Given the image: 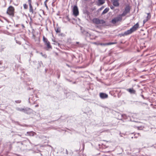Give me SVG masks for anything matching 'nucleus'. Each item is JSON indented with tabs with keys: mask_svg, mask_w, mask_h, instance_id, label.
<instances>
[{
	"mask_svg": "<svg viewBox=\"0 0 156 156\" xmlns=\"http://www.w3.org/2000/svg\"><path fill=\"white\" fill-rule=\"evenodd\" d=\"M141 96L143 98H144V96L143 95H142Z\"/></svg>",
	"mask_w": 156,
	"mask_h": 156,
	"instance_id": "c756f323",
	"label": "nucleus"
},
{
	"mask_svg": "<svg viewBox=\"0 0 156 156\" xmlns=\"http://www.w3.org/2000/svg\"><path fill=\"white\" fill-rule=\"evenodd\" d=\"M82 33L83 34L86 35V37H90L91 34L89 33L88 32L84 30L82 32Z\"/></svg>",
	"mask_w": 156,
	"mask_h": 156,
	"instance_id": "f8f14e48",
	"label": "nucleus"
},
{
	"mask_svg": "<svg viewBox=\"0 0 156 156\" xmlns=\"http://www.w3.org/2000/svg\"><path fill=\"white\" fill-rule=\"evenodd\" d=\"M73 14L75 16H77L79 15V11L77 7L75 5L73 9Z\"/></svg>",
	"mask_w": 156,
	"mask_h": 156,
	"instance_id": "423d86ee",
	"label": "nucleus"
},
{
	"mask_svg": "<svg viewBox=\"0 0 156 156\" xmlns=\"http://www.w3.org/2000/svg\"><path fill=\"white\" fill-rule=\"evenodd\" d=\"M76 43L78 44H79V42H76Z\"/></svg>",
	"mask_w": 156,
	"mask_h": 156,
	"instance_id": "f704fd0d",
	"label": "nucleus"
},
{
	"mask_svg": "<svg viewBox=\"0 0 156 156\" xmlns=\"http://www.w3.org/2000/svg\"><path fill=\"white\" fill-rule=\"evenodd\" d=\"M45 44L47 46L48 48H51V46L50 45V43L49 41L45 43Z\"/></svg>",
	"mask_w": 156,
	"mask_h": 156,
	"instance_id": "f3484780",
	"label": "nucleus"
},
{
	"mask_svg": "<svg viewBox=\"0 0 156 156\" xmlns=\"http://www.w3.org/2000/svg\"><path fill=\"white\" fill-rule=\"evenodd\" d=\"M23 5L24 9H26L27 8L28 6L26 4H24Z\"/></svg>",
	"mask_w": 156,
	"mask_h": 156,
	"instance_id": "5701e85b",
	"label": "nucleus"
},
{
	"mask_svg": "<svg viewBox=\"0 0 156 156\" xmlns=\"http://www.w3.org/2000/svg\"><path fill=\"white\" fill-rule=\"evenodd\" d=\"M111 9H114V7L113 6H112L110 7Z\"/></svg>",
	"mask_w": 156,
	"mask_h": 156,
	"instance_id": "bb28decb",
	"label": "nucleus"
},
{
	"mask_svg": "<svg viewBox=\"0 0 156 156\" xmlns=\"http://www.w3.org/2000/svg\"><path fill=\"white\" fill-rule=\"evenodd\" d=\"M130 6L129 5H127L126 6L123 13L121 15L122 16H126L128 13H130Z\"/></svg>",
	"mask_w": 156,
	"mask_h": 156,
	"instance_id": "39448f33",
	"label": "nucleus"
},
{
	"mask_svg": "<svg viewBox=\"0 0 156 156\" xmlns=\"http://www.w3.org/2000/svg\"><path fill=\"white\" fill-rule=\"evenodd\" d=\"M125 32H124L123 34H119V35L120 36V37H121L122 36H125L127 35H128V34H125Z\"/></svg>",
	"mask_w": 156,
	"mask_h": 156,
	"instance_id": "4be33fe9",
	"label": "nucleus"
},
{
	"mask_svg": "<svg viewBox=\"0 0 156 156\" xmlns=\"http://www.w3.org/2000/svg\"><path fill=\"white\" fill-rule=\"evenodd\" d=\"M66 153L67 154H68V151H67V150H66Z\"/></svg>",
	"mask_w": 156,
	"mask_h": 156,
	"instance_id": "c85d7f7f",
	"label": "nucleus"
},
{
	"mask_svg": "<svg viewBox=\"0 0 156 156\" xmlns=\"http://www.w3.org/2000/svg\"><path fill=\"white\" fill-rule=\"evenodd\" d=\"M28 3H29V5H31V2H32L31 0H28Z\"/></svg>",
	"mask_w": 156,
	"mask_h": 156,
	"instance_id": "b1692460",
	"label": "nucleus"
},
{
	"mask_svg": "<svg viewBox=\"0 0 156 156\" xmlns=\"http://www.w3.org/2000/svg\"><path fill=\"white\" fill-rule=\"evenodd\" d=\"M117 44L116 42H109L108 43H99L98 44L100 45H103V46H106V45H111L112 44Z\"/></svg>",
	"mask_w": 156,
	"mask_h": 156,
	"instance_id": "1a4fd4ad",
	"label": "nucleus"
},
{
	"mask_svg": "<svg viewBox=\"0 0 156 156\" xmlns=\"http://www.w3.org/2000/svg\"><path fill=\"white\" fill-rule=\"evenodd\" d=\"M45 6L47 8H48V6L46 5V4L45 3Z\"/></svg>",
	"mask_w": 156,
	"mask_h": 156,
	"instance_id": "cd10ccee",
	"label": "nucleus"
},
{
	"mask_svg": "<svg viewBox=\"0 0 156 156\" xmlns=\"http://www.w3.org/2000/svg\"><path fill=\"white\" fill-rule=\"evenodd\" d=\"M122 17L121 14L119 15L117 17L114 18L112 20L111 23L115 24L117 22L121 21L122 20Z\"/></svg>",
	"mask_w": 156,
	"mask_h": 156,
	"instance_id": "7ed1b4c3",
	"label": "nucleus"
},
{
	"mask_svg": "<svg viewBox=\"0 0 156 156\" xmlns=\"http://www.w3.org/2000/svg\"><path fill=\"white\" fill-rule=\"evenodd\" d=\"M105 3L104 0H98V2L97 3V5L98 6H100Z\"/></svg>",
	"mask_w": 156,
	"mask_h": 156,
	"instance_id": "4468645a",
	"label": "nucleus"
},
{
	"mask_svg": "<svg viewBox=\"0 0 156 156\" xmlns=\"http://www.w3.org/2000/svg\"><path fill=\"white\" fill-rule=\"evenodd\" d=\"M43 41L44 43H45V44L49 41H48V39L46 38L44 36H43Z\"/></svg>",
	"mask_w": 156,
	"mask_h": 156,
	"instance_id": "6ab92c4d",
	"label": "nucleus"
},
{
	"mask_svg": "<svg viewBox=\"0 0 156 156\" xmlns=\"http://www.w3.org/2000/svg\"><path fill=\"white\" fill-rule=\"evenodd\" d=\"M29 11L31 13L33 14L34 13V10L32 5H29Z\"/></svg>",
	"mask_w": 156,
	"mask_h": 156,
	"instance_id": "dca6fc26",
	"label": "nucleus"
},
{
	"mask_svg": "<svg viewBox=\"0 0 156 156\" xmlns=\"http://www.w3.org/2000/svg\"><path fill=\"white\" fill-rule=\"evenodd\" d=\"M147 16L146 17V19L144 20L143 21L144 23V24L146 23L151 17V15L149 13L147 14Z\"/></svg>",
	"mask_w": 156,
	"mask_h": 156,
	"instance_id": "9b49d317",
	"label": "nucleus"
},
{
	"mask_svg": "<svg viewBox=\"0 0 156 156\" xmlns=\"http://www.w3.org/2000/svg\"><path fill=\"white\" fill-rule=\"evenodd\" d=\"M27 134L28 135H29L30 136H34L35 134V133L32 132L30 131V132H27Z\"/></svg>",
	"mask_w": 156,
	"mask_h": 156,
	"instance_id": "2eb2a0df",
	"label": "nucleus"
},
{
	"mask_svg": "<svg viewBox=\"0 0 156 156\" xmlns=\"http://www.w3.org/2000/svg\"><path fill=\"white\" fill-rule=\"evenodd\" d=\"M22 26H23V27H24V25H22Z\"/></svg>",
	"mask_w": 156,
	"mask_h": 156,
	"instance_id": "72a5a7b5",
	"label": "nucleus"
},
{
	"mask_svg": "<svg viewBox=\"0 0 156 156\" xmlns=\"http://www.w3.org/2000/svg\"><path fill=\"white\" fill-rule=\"evenodd\" d=\"M48 0H46L45 1V2L44 3H45L46 2H47Z\"/></svg>",
	"mask_w": 156,
	"mask_h": 156,
	"instance_id": "7c9ffc66",
	"label": "nucleus"
},
{
	"mask_svg": "<svg viewBox=\"0 0 156 156\" xmlns=\"http://www.w3.org/2000/svg\"><path fill=\"white\" fill-rule=\"evenodd\" d=\"M92 22L93 23L96 24H103L105 23V21L103 20H99L97 18L93 19Z\"/></svg>",
	"mask_w": 156,
	"mask_h": 156,
	"instance_id": "20e7f679",
	"label": "nucleus"
},
{
	"mask_svg": "<svg viewBox=\"0 0 156 156\" xmlns=\"http://www.w3.org/2000/svg\"><path fill=\"white\" fill-rule=\"evenodd\" d=\"M109 9L108 8H105L102 12V14H104L107 13L109 11Z\"/></svg>",
	"mask_w": 156,
	"mask_h": 156,
	"instance_id": "a211bd4d",
	"label": "nucleus"
},
{
	"mask_svg": "<svg viewBox=\"0 0 156 156\" xmlns=\"http://www.w3.org/2000/svg\"><path fill=\"white\" fill-rule=\"evenodd\" d=\"M139 27V24L137 23L134 25L131 29L125 31V34H129L135 31Z\"/></svg>",
	"mask_w": 156,
	"mask_h": 156,
	"instance_id": "f257e3e1",
	"label": "nucleus"
},
{
	"mask_svg": "<svg viewBox=\"0 0 156 156\" xmlns=\"http://www.w3.org/2000/svg\"><path fill=\"white\" fill-rule=\"evenodd\" d=\"M100 97L101 99H105L108 97V94L103 93H101L99 94Z\"/></svg>",
	"mask_w": 156,
	"mask_h": 156,
	"instance_id": "6e6552de",
	"label": "nucleus"
},
{
	"mask_svg": "<svg viewBox=\"0 0 156 156\" xmlns=\"http://www.w3.org/2000/svg\"><path fill=\"white\" fill-rule=\"evenodd\" d=\"M112 2L113 5L115 7H118L119 5V0H113Z\"/></svg>",
	"mask_w": 156,
	"mask_h": 156,
	"instance_id": "0eeeda50",
	"label": "nucleus"
},
{
	"mask_svg": "<svg viewBox=\"0 0 156 156\" xmlns=\"http://www.w3.org/2000/svg\"><path fill=\"white\" fill-rule=\"evenodd\" d=\"M2 64V62L1 61H0V64Z\"/></svg>",
	"mask_w": 156,
	"mask_h": 156,
	"instance_id": "473e14b6",
	"label": "nucleus"
},
{
	"mask_svg": "<svg viewBox=\"0 0 156 156\" xmlns=\"http://www.w3.org/2000/svg\"><path fill=\"white\" fill-rule=\"evenodd\" d=\"M94 43V44H97V43H96V42H94V43Z\"/></svg>",
	"mask_w": 156,
	"mask_h": 156,
	"instance_id": "2f4dec72",
	"label": "nucleus"
},
{
	"mask_svg": "<svg viewBox=\"0 0 156 156\" xmlns=\"http://www.w3.org/2000/svg\"><path fill=\"white\" fill-rule=\"evenodd\" d=\"M126 90L129 92L131 94H135L136 93V90L133 88L127 89Z\"/></svg>",
	"mask_w": 156,
	"mask_h": 156,
	"instance_id": "9d476101",
	"label": "nucleus"
},
{
	"mask_svg": "<svg viewBox=\"0 0 156 156\" xmlns=\"http://www.w3.org/2000/svg\"><path fill=\"white\" fill-rule=\"evenodd\" d=\"M5 47L4 46L0 45V51H2L5 48Z\"/></svg>",
	"mask_w": 156,
	"mask_h": 156,
	"instance_id": "aec40b11",
	"label": "nucleus"
},
{
	"mask_svg": "<svg viewBox=\"0 0 156 156\" xmlns=\"http://www.w3.org/2000/svg\"><path fill=\"white\" fill-rule=\"evenodd\" d=\"M14 8L12 6H10L7 9V13L12 17L14 16Z\"/></svg>",
	"mask_w": 156,
	"mask_h": 156,
	"instance_id": "f03ea898",
	"label": "nucleus"
},
{
	"mask_svg": "<svg viewBox=\"0 0 156 156\" xmlns=\"http://www.w3.org/2000/svg\"><path fill=\"white\" fill-rule=\"evenodd\" d=\"M17 110L18 111L23 112L24 113H27V109H25L23 108H17Z\"/></svg>",
	"mask_w": 156,
	"mask_h": 156,
	"instance_id": "ddd939ff",
	"label": "nucleus"
},
{
	"mask_svg": "<svg viewBox=\"0 0 156 156\" xmlns=\"http://www.w3.org/2000/svg\"><path fill=\"white\" fill-rule=\"evenodd\" d=\"M55 30L56 32L57 33H60L61 31L60 29L59 28H57V29H55Z\"/></svg>",
	"mask_w": 156,
	"mask_h": 156,
	"instance_id": "412c9836",
	"label": "nucleus"
},
{
	"mask_svg": "<svg viewBox=\"0 0 156 156\" xmlns=\"http://www.w3.org/2000/svg\"><path fill=\"white\" fill-rule=\"evenodd\" d=\"M15 102L16 103H20L21 102V101L20 100H17V101H15Z\"/></svg>",
	"mask_w": 156,
	"mask_h": 156,
	"instance_id": "a878e982",
	"label": "nucleus"
},
{
	"mask_svg": "<svg viewBox=\"0 0 156 156\" xmlns=\"http://www.w3.org/2000/svg\"><path fill=\"white\" fill-rule=\"evenodd\" d=\"M40 54L43 56H44V57H46V55H45V54H44V55H43V53H42V52H41L40 53Z\"/></svg>",
	"mask_w": 156,
	"mask_h": 156,
	"instance_id": "393cba45",
	"label": "nucleus"
},
{
	"mask_svg": "<svg viewBox=\"0 0 156 156\" xmlns=\"http://www.w3.org/2000/svg\"><path fill=\"white\" fill-rule=\"evenodd\" d=\"M36 106V107H37V106H38V105H36V106Z\"/></svg>",
	"mask_w": 156,
	"mask_h": 156,
	"instance_id": "c9c22d12",
	"label": "nucleus"
}]
</instances>
